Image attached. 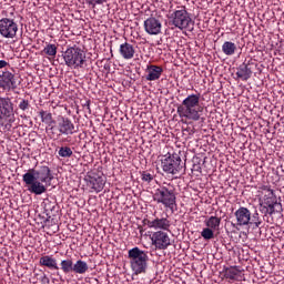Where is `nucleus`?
<instances>
[{
	"label": "nucleus",
	"instance_id": "39448f33",
	"mask_svg": "<svg viewBox=\"0 0 284 284\" xmlns=\"http://www.w3.org/2000/svg\"><path fill=\"white\" fill-rule=\"evenodd\" d=\"M180 9L173 11L169 17V26H174L179 30H194V23L192 22V18L190 13L185 9V7H178Z\"/></svg>",
	"mask_w": 284,
	"mask_h": 284
},
{
	"label": "nucleus",
	"instance_id": "c756f323",
	"mask_svg": "<svg viewBox=\"0 0 284 284\" xmlns=\"http://www.w3.org/2000/svg\"><path fill=\"white\" fill-rule=\"evenodd\" d=\"M58 154L62 159H70V156H72L73 152L70 146H61L58 151Z\"/></svg>",
	"mask_w": 284,
	"mask_h": 284
},
{
	"label": "nucleus",
	"instance_id": "4be33fe9",
	"mask_svg": "<svg viewBox=\"0 0 284 284\" xmlns=\"http://www.w3.org/2000/svg\"><path fill=\"white\" fill-rule=\"evenodd\" d=\"M47 132L50 139L53 140L61 139V136H63V134L61 133V129L57 123L47 126Z\"/></svg>",
	"mask_w": 284,
	"mask_h": 284
},
{
	"label": "nucleus",
	"instance_id": "0eeeda50",
	"mask_svg": "<svg viewBox=\"0 0 284 284\" xmlns=\"http://www.w3.org/2000/svg\"><path fill=\"white\" fill-rule=\"evenodd\" d=\"M62 57L64 59L65 65H68V68H73L74 70H79V68H85V63H88L85 51L79 47H71L67 49Z\"/></svg>",
	"mask_w": 284,
	"mask_h": 284
},
{
	"label": "nucleus",
	"instance_id": "c85d7f7f",
	"mask_svg": "<svg viewBox=\"0 0 284 284\" xmlns=\"http://www.w3.org/2000/svg\"><path fill=\"white\" fill-rule=\"evenodd\" d=\"M260 212L262 214H264V216H267V214H270V216H272V214H274V212H276V209H274V206H270L263 202L260 204Z\"/></svg>",
	"mask_w": 284,
	"mask_h": 284
},
{
	"label": "nucleus",
	"instance_id": "bb28decb",
	"mask_svg": "<svg viewBox=\"0 0 284 284\" xmlns=\"http://www.w3.org/2000/svg\"><path fill=\"white\" fill-rule=\"evenodd\" d=\"M39 116H40L42 123H45V125H48V126L57 123V121H54V118H52V113H50L48 111L41 110L39 112Z\"/></svg>",
	"mask_w": 284,
	"mask_h": 284
},
{
	"label": "nucleus",
	"instance_id": "c9c22d12",
	"mask_svg": "<svg viewBox=\"0 0 284 284\" xmlns=\"http://www.w3.org/2000/svg\"><path fill=\"white\" fill-rule=\"evenodd\" d=\"M108 2V0H87V3L91 6V8H97V6H103V3Z\"/></svg>",
	"mask_w": 284,
	"mask_h": 284
},
{
	"label": "nucleus",
	"instance_id": "423d86ee",
	"mask_svg": "<svg viewBox=\"0 0 284 284\" xmlns=\"http://www.w3.org/2000/svg\"><path fill=\"white\" fill-rule=\"evenodd\" d=\"M153 201L174 212V207H176V192H174L172 186H160L153 193Z\"/></svg>",
	"mask_w": 284,
	"mask_h": 284
},
{
	"label": "nucleus",
	"instance_id": "a19ab883",
	"mask_svg": "<svg viewBox=\"0 0 284 284\" xmlns=\"http://www.w3.org/2000/svg\"><path fill=\"white\" fill-rule=\"evenodd\" d=\"M140 234H143V227H140Z\"/></svg>",
	"mask_w": 284,
	"mask_h": 284
},
{
	"label": "nucleus",
	"instance_id": "aec40b11",
	"mask_svg": "<svg viewBox=\"0 0 284 284\" xmlns=\"http://www.w3.org/2000/svg\"><path fill=\"white\" fill-rule=\"evenodd\" d=\"M39 265L42 267H48V270H59V264L57 263V258L52 255H43L39 260Z\"/></svg>",
	"mask_w": 284,
	"mask_h": 284
},
{
	"label": "nucleus",
	"instance_id": "e433bc0d",
	"mask_svg": "<svg viewBox=\"0 0 284 284\" xmlns=\"http://www.w3.org/2000/svg\"><path fill=\"white\" fill-rule=\"evenodd\" d=\"M264 191L266 192V194L264 195V199H276V194L274 193V190L265 186Z\"/></svg>",
	"mask_w": 284,
	"mask_h": 284
},
{
	"label": "nucleus",
	"instance_id": "f257e3e1",
	"mask_svg": "<svg viewBox=\"0 0 284 284\" xmlns=\"http://www.w3.org/2000/svg\"><path fill=\"white\" fill-rule=\"evenodd\" d=\"M52 171L50 166H39V169H29L23 175L22 181L28 189V192L31 194H36V196H41V194H45L48 192V186L43 183H52Z\"/></svg>",
	"mask_w": 284,
	"mask_h": 284
},
{
	"label": "nucleus",
	"instance_id": "58836bf2",
	"mask_svg": "<svg viewBox=\"0 0 284 284\" xmlns=\"http://www.w3.org/2000/svg\"><path fill=\"white\" fill-rule=\"evenodd\" d=\"M41 283L50 284V277H48V275H43L41 278Z\"/></svg>",
	"mask_w": 284,
	"mask_h": 284
},
{
	"label": "nucleus",
	"instance_id": "4c0bfd02",
	"mask_svg": "<svg viewBox=\"0 0 284 284\" xmlns=\"http://www.w3.org/2000/svg\"><path fill=\"white\" fill-rule=\"evenodd\" d=\"M7 65H10V64L8 63V61H6V60H0V70L3 69V68H7Z\"/></svg>",
	"mask_w": 284,
	"mask_h": 284
},
{
	"label": "nucleus",
	"instance_id": "1a4fd4ad",
	"mask_svg": "<svg viewBox=\"0 0 284 284\" xmlns=\"http://www.w3.org/2000/svg\"><path fill=\"white\" fill-rule=\"evenodd\" d=\"M19 32V24L13 19L2 18L0 19V34L4 39H14Z\"/></svg>",
	"mask_w": 284,
	"mask_h": 284
},
{
	"label": "nucleus",
	"instance_id": "f704fd0d",
	"mask_svg": "<svg viewBox=\"0 0 284 284\" xmlns=\"http://www.w3.org/2000/svg\"><path fill=\"white\" fill-rule=\"evenodd\" d=\"M141 179H142V181H144V183H152V181H154V175H152L148 171H143L141 173Z\"/></svg>",
	"mask_w": 284,
	"mask_h": 284
},
{
	"label": "nucleus",
	"instance_id": "7c9ffc66",
	"mask_svg": "<svg viewBox=\"0 0 284 284\" xmlns=\"http://www.w3.org/2000/svg\"><path fill=\"white\" fill-rule=\"evenodd\" d=\"M201 236L205 241H212V239H214V229H210V226H206L205 229L202 230Z\"/></svg>",
	"mask_w": 284,
	"mask_h": 284
},
{
	"label": "nucleus",
	"instance_id": "7ed1b4c3",
	"mask_svg": "<svg viewBox=\"0 0 284 284\" xmlns=\"http://www.w3.org/2000/svg\"><path fill=\"white\" fill-rule=\"evenodd\" d=\"M128 258L130 261L131 270L135 276L139 274H145L148 272V261H150V256H148V252L135 246L128 252Z\"/></svg>",
	"mask_w": 284,
	"mask_h": 284
},
{
	"label": "nucleus",
	"instance_id": "b1692460",
	"mask_svg": "<svg viewBox=\"0 0 284 284\" xmlns=\"http://www.w3.org/2000/svg\"><path fill=\"white\" fill-rule=\"evenodd\" d=\"M222 52L226 57H233V54H236V44L232 41H225L222 44Z\"/></svg>",
	"mask_w": 284,
	"mask_h": 284
},
{
	"label": "nucleus",
	"instance_id": "f3484780",
	"mask_svg": "<svg viewBox=\"0 0 284 284\" xmlns=\"http://www.w3.org/2000/svg\"><path fill=\"white\" fill-rule=\"evenodd\" d=\"M234 215L236 217L237 225L240 226L250 225L252 221V212H250L248 209L245 206H242L239 210H236Z\"/></svg>",
	"mask_w": 284,
	"mask_h": 284
},
{
	"label": "nucleus",
	"instance_id": "9d476101",
	"mask_svg": "<svg viewBox=\"0 0 284 284\" xmlns=\"http://www.w3.org/2000/svg\"><path fill=\"white\" fill-rule=\"evenodd\" d=\"M84 181L90 190L97 193L103 192V189L105 187V179L97 173L88 174L84 178Z\"/></svg>",
	"mask_w": 284,
	"mask_h": 284
},
{
	"label": "nucleus",
	"instance_id": "ddd939ff",
	"mask_svg": "<svg viewBox=\"0 0 284 284\" xmlns=\"http://www.w3.org/2000/svg\"><path fill=\"white\" fill-rule=\"evenodd\" d=\"M253 68H254V60L252 59L245 60L237 68V71L235 73L237 79H241L242 81H250V79H252Z\"/></svg>",
	"mask_w": 284,
	"mask_h": 284
},
{
	"label": "nucleus",
	"instance_id": "5701e85b",
	"mask_svg": "<svg viewBox=\"0 0 284 284\" xmlns=\"http://www.w3.org/2000/svg\"><path fill=\"white\" fill-rule=\"evenodd\" d=\"M240 275H241V271L239 270V266H230L224 268V276L230 281H236L237 276Z\"/></svg>",
	"mask_w": 284,
	"mask_h": 284
},
{
	"label": "nucleus",
	"instance_id": "2f4dec72",
	"mask_svg": "<svg viewBox=\"0 0 284 284\" xmlns=\"http://www.w3.org/2000/svg\"><path fill=\"white\" fill-rule=\"evenodd\" d=\"M43 52L48 57H57V44H47V48L43 49Z\"/></svg>",
	"mask_w": 284,
	"mask_h": 284
},
{
	"label": "nucleus",
	"instance_id": "2eb2a0df",
	"mask_svg": "<svg viewBox=\"0 0 284 284\" xmlns=\"http://www.w3.org/2000/svg\"><path fill=\"white\" fill-rule=\"evenodd\" d=\"M58 125L60 128L61 134L64 136H70L79 132V129L74 126V123H72V120L69 118H61L60 120H58Z\"/></svg>",
	"mask_w": 284,
	"mask_h": 284
},
{
	"label": "nucleus",
	"instance_id": "6e6552de",
	"mask_svg": "<svg viewBox=\"0 0 284 284\" xmlns=\"http://www.w3.org/2000/svg\"><path fill=\"white\" fill-rule=\"evenodd\" d=\"M0 121L14 123V104L9 97H0Z\"/></svg>",
	"mask_w": 284,
	"mask_h": 284
},
{
	"label": "nucleus",
	"instance_id": "20e7f679",
	"mask_svg": "<svg viewBox=\"0 0 284 284\" xmlns=\"http://www.w3.org/2000/svg\"><path fill=\"white\" fill-rule=\"evenodd\" d=\"M161 168L165 174H171L174 179H179L181 174H185V163L178 153H168L161 160Z\"/></svg>",
	"mask_w": 284,
	"mask_h": 284
},
{
	"label": "nucleus",
	"instance_id": "412c9836",
	"mask_svg": "<svg viewBox=\"0 0 284 284\" xmlns=\"http://www.w3.org/2000/svg\"><path fill=\"white\" fill-rule=\"evenodd\" d=\"M18 110L22 112L21 118L26 119V114H30V110H32V104H30L29 100L23 98L18 99Z\"/></svg>",
	"mask_w": 284,
	"mask_h": 284
},
{
	"label": "nucleus",
	"instance_id": "4468645a",
	"mask_svg": "<svg viewBox=\"0 0 284 284\" xmlns=\"http://www.w3.org/2000/svg\"><path fill=\"white\" fill-rule=\"evenodd\" d=\"M143 225H146L151 230H170V220L168 217H155V219H144L142 221Z\"/></svg>",
	"mask_w": 284,
	"mask_h": 284
},
{
	"label": "nucleus",
	"instance_id": "dca6fc26",
	"mask_svg": "<svg viewBox=\"0 0 284 284\" xmlns=\"http://www.w3.org/2000/svg\"><path fill=\"white\" fill-rule=\"evenodd\" d=\"M161 28L163 24L158 18L150 17L144 21V30L148 34H161Z\"/></svg>",
	"mask_w": 284,
	"mask_h": 284
},
{
	"label": "nucleus",
	"instance_id": "9b49d317",
	"mask_svg": "<svg viewBox=\"0 0 284 284\" xmlns=\"http://www.w3.org/2000/svg\"><path fill=\"white\" fill-rule=\"evenodd\" d=\"M152 245L155 250H168L169 245H172L170 241V235L163 231H156L151 236Z\"/></svg>",
	"mask_w": 284,
	"mask_h": 284
},
{
	"label": "nucleus",
	"instance_id": "f8f14e48",
	"mask_svg": "<svg viewBox=\"0 0 284 284\" xmlns=\"http://www.w3.org/2000/svg\"><path fill=\"white\" fill-rule=\"evenodd\" d=\"M0 88L10 92V90H17V79L14 78V73L6 70L0 74Z\"/></svg>",
	"mask_w": 284,
	"mask_h": 284
},
{
	"label": "nucleus",
	"instance_id": "ea45409f",
	"mask_svg": "<svg viewBox=\"0 0 284 284\" xmlns=\"http://www.w3.org/2000/svg\"><path fill=\"white\" fill-rule=\"evenodd\" d=\"M193 170H196V172H201V166H199L197 164H194Z\"/></svg>",
	"mask_w": 284,
	"mask_h": 284
},
{
	"label": "nucleus",
	"instance_id": "393cba45",
	"mask_svg": "<svg viewBox=\"0 0 284 284\" xmlns=\"http://www.w3.org/2000/svg\"><path fill=\"white\" fill-rule=\"evenodd\" d=\"M88 270H90V267L88 266V263L84 262L83 260H78L73 264V273L74 274H85V272H88Z\"/></svg>",
	"mask_w": 284,
	"mask_h": 284
},
{
	"label": "nucleus",
	"instance_id": "6ab92c4d",
	"mask_svg": "<svg viewBox=\"0 0 284 284\" xmlns=\"http://www.w3.org/2000/svg\"><path fill=\"white\" fill-rule=\"evenodd\" d=\"M120 57L124 59V61H130L136 54V49L134 48V44H131L130 42H123L120 44Z\"/></svg>",
	"mask_w": 284,
	"mask_h": 284
},
{
	"label": "nucleus",
	"instance_id": "a211bd4d",
	"mask_svg": "<svg viewBox=\"0 0 284 284\" xmlns=\"http://www.w3.org/2000/svg\"><path fill=\"white\" fill-rule=\"evenodd\" d=\"M146 81H159L163 74V67L156 64H148L145 69Z\"/></svg>",
	"mask_w": 284,
	"mask_h": 284
},
{
	"label": "nucleus",
	"instance_id": "a878e982",
	"mask_svg": "<svg viewBox=\"0 0 284 284\" xmlns=\"http://www.w3.org/2000/svg\"><path fill=\"white\" fill-rule=\"evenodd\" d=\"M61 271L63 274H70L74 270V262L72 258L62 260L60 263Z\"/></svg>",
	"mask_w": 284,
	"mask_h": 284
},
{
	"label": "nucleus",
	"instance_id": "79ce46f5",
	"mask_svg": "<svg viewBox=\"0 0 284 284\" xmlns=\"http://www.w3.org/2000/svg\"><path fill=\"white\" fill-rule=\"evenodd\" d=\"M88 108H90V102L87 103Z\"/></svg>",
	"mask_w": 284,
	"mask_h": 284
},
{
	"label": "nucleus",
	"instance_id": "473e14b6",
	"mask_svg": "<svg viewBox=\"0 0 284 284\" xmlns=\"http://www.w3.org/2000/svg\"><path fill=\"white\" fill-rule=\"evenodd\" d=\"M263 222L261 221V217L258 216V211H255L251 217L250 225H255V227H261V224Z\"/></svg>",
	"mask_w": 284,
	"mask_h": 284
},
{
	"label": "nucleus",
	"instance_id": "72a5a7b5",
	"mask_svg": "<svg viewBox=\"0 0 284 284\" xmlns=\"http://www.w3.org/2000/svg\"><path fill=\"white\" fill-rule=\"evenodd\" d=\"M263 203L276 210V205H278V200L276 197H264Z\"/></svg>",
	"mask_w": 284,
	"mask_h": 284
},
{
	"label": "nucleus",
	"instance_id": "f03ea898",
	"mask_svg": "<svg viewBox=\"0 0 284 284\" xmlns=\"http://www.w3.org/2000/svg\"><path fill=\"white\" fill-rule=\"evenodd\" d=\"M204 108L201 105V93L187 95L180 105L178 114L186 121H201Z\"/></svg>",
	"mask_w": 284,
	"mask_h": 284
},
{
	"label": "nucleus",
	"instance_id": "cd10ccee",
	"mask_svg": "<svg viewBox=\"0 0 284 284\" xmlns=\"http://www.w3.org/2000/svg\"><path fill=\"white\" fill-rule=\"evenodd\" d=\"M206 227H210L213 231L219 230L221 227V217L219 216H211L207 220H205Z\"/></svg>",
	"mask_w": 284,
	"mask_h": 284
}]
</instances>
